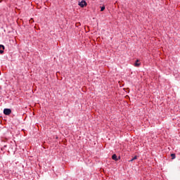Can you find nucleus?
I'll return each instance as SVG.
<instances>
[{
	"label": "nucleus",
	"mask_w": 180,
	"mask_h": 180,
	"mask_svg": "<svg viewBox=\"0 0 180 180\" xmlns=\"http://www.w3.org/2000/svg\"><path fill=\"white\" fill-rule=\"evenodd\" d=\"M12 113V110L11 108H5L4 110V114L6 115V116H9Z\"/></svg>",
	"instance_id": "f257e3e1"
},
{
	"label": "nucleus",
	"mask_w": 180,
	"mask_h": 180,
	"mask_svg": "<svg viewBox=\"0 0 180 180\" xmlns=\"http://www.w3.org/2000/svg\"><path fill=\"white\" fill-rule=\"evenodd\" d=\"M86 5H88L86 4V1H85V0H82V1L79 2V6L81 8H84V6H86Z\"/></svg>",
	"instance_id": "f03ea898"
},
{
	"label": "nucleus",
	"mask_w": 180,
	"mask_h": 180,
	"mask_svg": "<svg viewBox=\"0 0 180 180\" xmlns=\"http://www.w3.org/2000/svg\"><path fill=\"white\" fill-rule=\"evenodd\" d=\"M4 50H5V46L4 45L0 44V54L4 53Z\"/></svg>",
	"instance_id": "7ed1b4c3"
},
{
	"label": "nucleus",
	"mask_w": 180,
	"mask_h": 180,
	"mask_svg": "<svg viewBox=\"0 0 180 180\" xmlns=\"http://www.w3.org/2000/svg\"><path fill=\"white\" fill-rule=\"evenodd\" d=\"M112 159L114 160V161H118L119 159H117V155L116 154L112 155Z\"/></svg>",
	"instance_id": "20e7f679"
},
{
	"label": "nucleus",
	"mask_w": 180,
	"mask_h": 180,
	"mask_svg": "<svg viewBox=\"0 0 180 180\" xmlns=\"http://www.w3.org/2000/svg\"><path fill=\"white\" fill-rule=\"evenodd\" d=\"M135 67H140V63H139V60H136L134 63Z\"/></svg>",
	"instance_id": "39448f33"
},
{
	"label": "nucleus",
	"mask_w": 180,
	"mask_h": 180,
	"mask_svg": "<svg viewBox=\"0 0 180 180\" xmlns=\"http://www.w3.org/2000/svg\"><path fill=\"white\" fill-rule=\"evenodd\" d=\"M105 11V6L101 7V12H103Z\"/></svg>",
	"instance_id": "423d86ee"
},
{
	"label": "nucleus",
	"mask_w": 180,
	"mask_h": 180,
	"mask_svg": "<svg viewBox=\"0 0 180 180\" xmlns=\"http://www.w3.org/2000/svg\"><path fill=\"white\" fill-rule=\"evenodd\" d=\"M171 157L172 158V160H174V159H175V154H174V153H172L171 154Z\"/></svg>",
	"instance_id": "0eeeda50"
},
{
	"label": "nucleus",
	"mask_w": 180,
	"mask_h": 180,
	"mask_svg": "<svg viewBox=\"0 0 180 180\" xmlns=\"http://www.w3.org/2000/svg\"><path fill=\"white\" fill-rule=\"evenodd\" d=\"M134 160H137V156H134L130 161H134Z\"/></svg>",
	"instance_id": "6e6552de"
}]
</instances>
